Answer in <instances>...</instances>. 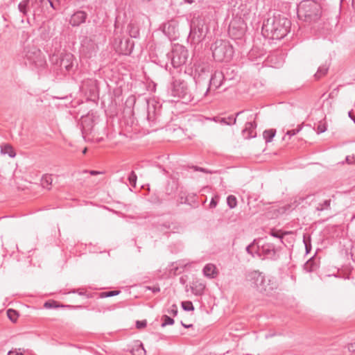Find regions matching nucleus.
Masks as SVG:
<instances>
[{"label": "nucleus", "mask_w": 355, "mask_h": 355, "mask_svg": "<svg viewBox=\"0 0 355 355\" xmlns=\"http://www.w3.org/2000/svg\"><path fill=\"white\" fill-rule=\"evenodd\" d=\"M291 26V22L287 17L275 13L263 21L261 34L266 38L280 40L290 32Z\"/></svg>", "instance_id": "f257e3e1"}, {"label": "nucleus", "mask_w": 355, "mask_h": 355, "mask_svg": "<svg viewBox=\"0 0 355 355\" xmlns=\"http://www.w3.org/2000/svg\"><path fill=\"white\" fill-rule=\"evenodd\" d=\"M297 16L306 22H316L322 16V6L317 1L304 0L299 5Z\"/></svg>", "instance_id": "f03ea898"}, {"label": "nucleus", "mask_w": 355, "mask_h": 355, "mask_svg": "<svg viewBox=\"0 0 355 355\" xmlns=\"http://www.w3.org/2000/svg\"><path fill=\"white\" fill-rule=\"evenodd\" d=\"M22 56L26 66L37 71H42L46 66L44 55L34 45H27L24 48Z\"/></svg>", "instance_id": "7ed1b4c3"}, {"label": "nucleus", "mask_w": 355, "mask_h": 355, "mask_svg": "<svg viewBox=\"0 0 355 355\" xmlns=\"http://www.w3.org/2000/svg\"><path fill=\"white\" fill-rule=\"evenodd\" d=\"M168 92L173 97H178L188 103L194 100L195 95L189 89L188 83L183 79L172 78L168 87Z\"/></svg>", "instance_id": "20e7f679"}, {"label": "nucleus", "mask_w": 355, "mask_h": 355, "mask_svg": "<svg viewBox=\"0 0 355 355\" xmlns=\"http://www.w3.org/2000/svg\"><path fill=\"white\" fill-rule=\"evenodd\" d=\"M212 56L216 62H229L234 56V51L227 40H217L211 46Z\"/></svg>", "instance_id": "39448f33"}, {"label": "nucleus", "mask_w": 355, "mask_h": 355, "mask_svg": "<svg viewBox=\"0 0 355 355\" xmlns=\"http://www.w3.org/2000/svg\"><path fill=\"white\" fill-rule=\"evenodd\" d=\"M207 32L208 28L205 25V19L199 15L194 13L190 22V32L188 39L193 43L201 42L206 37Z\"/></svg>", "instance_id": "423d86ee"}, {"label": "nucleus", "mask_w": 355, "mask_h": 355, "mask_svg": "<svg viewBox=\"0 0 355 355\" xmlns=\"http://www.w3.org/2000/svg\"><path fill=\"white\" fill-rule=\"evenodd\" d=\"M209 67L205 64H198L195 67L193 80L196 84V94L204 98L203 93L209 83Z\"/></svg>", "instance_id": "0eeeda50"}, {"label": "nucleus", "mask_w": 355, "mask_h": 355, "mask_svg": "<svg viewBox=\"0 0 355 355\" xmlns=\"http://www.w3.org/2000/svg\"><path fill=\"white\" fill-rule=\"evenodd\" d=\"M168 59L171 60V64L174 68H178L184 64L188 59V50L182 45H175L172 51L167 54Z\"/></svg>", "instance_id": "6e6552de"}, {"label": "nucleus", "mask_w": 355, "mask_h": 355, "mask_svg": "<svg viewBox=\"0 0 355 355\" xmlns=\"http://www.w3.org/2000/svg\"><path fill=\"white\" fill-rule=\"evenodd\" d=\"M232 78L228 77L221 71H215L210 73L209 83L203 93V96H207L211 91H216L221 86L225 85L226 82L231 80Z\"/></svg>", "instance_id": "1a4fd4ad"}, {"label": "nucleus", "mask_w": 355, "mask_h": 355, "mask_svg": "<svg viewBox=\"0 0 355 355\" xmlns=\"http://www.w3.org/2000/svg\"><path fill=\"white\" fill-rule=\"evenodd\" d=\"M246 29L245 21L241 17L235 16L230 22L228 34L232 40H239L244 36Z\"/></svg>", "instance_id": "9d476101"}, {"label": "nucleus", "mask_w": 355, "mask_h": 355, "mask_svg": "<svg viewBox=\"0 0 355 355\" xmlns=\"http://www.w3.org/2000/svg\"><path fill=\"white\" fill-rule=\"evenodd\" d=\"M53 64H59L61 69H64L67 72L73 70L75 58L71 53H62L60 56L53 54L50 57Z\"/></svg>", "instance_id": "9b49d317"}, {"label": "nucleus", "mask_w": 355, "mask_h": 355, "mask_svg": "<svg viewBox=\"0 0 355 355\" xmlns=\"http://www.w3.org/2000/svg\"><path fill=\"white\" fill-rule=\"evenodd\" d=\"M280 247H277L274 243L266 242L263 244L259 243L260 257L263 259H270L271 261H277L279 259Z\"/></svg>", "instance_id": "f8f14e48"}, {"label": "nucleus", "mask_w": 355, "mask_h": 355, "mask_svg": "<svg viewBox=\"0 0 355 355\" xmlns=\"http://www.w3.org/2000/svg\"><path fill=\"white\" fill-rule=\"evenodd\" d=\"M264 274L257 270H252L246 272L245 275V280L249 286L258 291H265L261 283L264 280Z\"/></svg>", "instance_id": "ddd939ff"}, {"label": "nucleus", "mask_w": 355, "mask_h": 355, "mask_svg": "<svg viewBox=\"0 0 355 355\" xmlns=\"http://www.w3.org/2000/svg\"><path fill=\"white\" fill-rule=\"evenodd\" d=\"M163 113L162 105L156 102L152 105H148L147 119L153 124L157 123H164L167 121L164 118Z\"/></svg>", "instance_id": "4468645a"}, {"label": "nucleus", "mask_w": 355, "mask_h": 355, "mask_svg": "<svg viewBox=\"0 0 355 355\" xmlns=\"http://www.w3.org/2000/svg\"><path fill=\"white\" fill-rule=\"evenodd\" d=\"M98 118L94 115L83 116L80 121V130L83 137L85 139L87 136L95 132V125L97 124Z\"/></svg>", "instance_id": "2eb2a0df"}, {"label": "nucleus", "mask_w": 355, "mask_h": 355, "mask_svg": "<svg viewBox=\"0 0 355 355\" xmlns=\"http://www.w3.org/2000/svg\"><path fill=\"white\" fill-rule=\"evenodd\" d=\"M257 117V114H251L248 117L247 121L245 124V128L242 130V134L243 137L246 139L254 138L256 137L255 129L257 128V123L255 122V119Z\"/></svg>", "instance_id": "dca6fc26"}, {"label": "nucleus", "mask_w": 355, "mask_h": 355, "mask_svg": "<svg viewBox=\"0 0 355 355\" xmlns=\"http://www.w3.org/2000/svg\"><path fill=\"white\" fill-rule=\"evenodd\" d=\"M87 17L88 15L85 11L77 10L71 15L69 22L72 27H78L86 22Z\"/></svg>", "instance_id": "f3484780"}, {"label": "nucleus", "mask_w": 355, "mask_h": 355, "mask_svg": "<svg viewBox=\"0 0 355 355\" xmlns=\"http://www.w3.org/2000/svg\"><path fill=\"white\" fill-rule=\"evenodd\" d=\"M135 46V43L129 38L121 40L118 46L120 54L129 55L132 53Z\"/></svg>", "instance_id": "a211bd4d"}, {"label": "nucleus", "mask_w": 355, "mask_h": 355, "mask_svg": "<svg viewBox=\"0 0 355 355\" xmlns=\"http://www.w3.org/2000/svg\"><path fill=\"white\" fill-rule=\"evenodd\" d=\"M261 285L263 288H266V290L258 291V292L266 295H270L272 292L277 288V284L274 279L266 277V275H264V280L263 283H261Z\"/></svg>", "instance_id": "6ab92c4d"}, {"label": "nucleus", "mask_w": 355, "mask_h": 355, "mask_svg": "<svg viewBox=\"0 0 355 355\" xmlns=\"http://www.w3.org/2000/svg\"><path fill=\"white\" fill-rule=\"evenodd\" d=\"M82 87L90 94H94L98 92V81L94 78L85 79L82 82Z\"/></svg>", "instance_id": "aec40b11"}, {"label": "nucleus", "mask_w": 355, "mask_h": 355, "mask_svg": "<svg viewBox=\"0 0 355 355\" xmlns=\"http://www.w3.org/2000/svg\"><path fill=\"white\" fill-rule=\"evenodd\" d=\"M259 242L260 239H254L252 242L245 248L246 252L253 258L256 257H260Z\"/></svg>", "instance_id": "412c9836"}, {"label": "nucleus", "mask_w": 355, "mask_h": 355, "mask_svg": "<svg viewBox=\"0 0 355 355\" xmlns=\"http://www.w3.org/2000/svg\"><path fill=\"white\" fill-rule=\"evenodd\" d=\"M44 307L46 309H53V308H68V309H82L83 306L81 305H64L59 304L57 301L51 300L44 302Z\"/></svg>", "instance_id": "4be33fe9"}, {"label": "nucleus", "mask_w": 355, "mask_h": 355, "mask_svg": "<svg viewBox=\"0 0 355 355\" xmlns=\"http://www.w3.org/2000/svg\"><path fill=\"white\" fill-rule=\"evenodd\" d=\"M205 285L202 283L196 282L191 286V291L196 296H201L204 294Z\"/></svg>", "instance_id": "5701e85b"}, {"label": "nucleus", "mask_w": 355, "mask_h": 355, "mask_svg": "<svg viewBox=\"0 0 355 355\" xmlns=\"http://www.w3.org/2000/svg\"><path fill=\"white\" fill-rule=\"evenodd\" d=\"M203 275L210 279H213L216 277V268L212 263L206 264L202 269Z\"/></svg>", "instance_id": "b1692460"}, {"label": "nucleus", "mask_w": 355, "mask_h": 355, "mask_svg": "<svg viewBox=\"0 0 355 355\" xmlns=\"http://www.w3.org/2000/svg\"><path fill=\"white\" fill-rule=\"evenodd\" d=\"M245 112V110L240 111L236 114L235 116L230 115L227 118H221L220 119V123L228 125H234L236 122V118L241 114H243Z\"/></svg>", "instance_id": "393cba45"}, {"label": "nucleus", "mask_w": 355, "mask_h": 355, "mask_svg": "<svg viewBox=\"0 0 355 355\" xmlns=\"http://www.w3.org/2000/svg\"><path fill=\"white\" fill-rule=\"evenodd\" d=\"M127 31L132 38L139 37V28L137 24L132 22L128 24L127 26Z\"/></svg>", "instance_id": "a878e982"}, {"label": "nucleus", "mask_w": 355, "mask_h": 355, "mask_svg": "<svg viewBox=\"0 0 355 355\" xmlns=\"http://www.w3.org/2000/svg\"><path fill=\"white\" fill-rule=\"evenodd\" d=\"M157 229L164 232H167V230H171L173 232H175V230L178 229V227L173 223L166 221L162 223H159L157 224Z\"/></svg>", "instance_id": "bb28decb"}, {"label": "nucleus", "mask_w": 355, "mask_h": 355, "mask_svg": "<svg viewBox=\"0 0 355 355\" xmlns=\"http://www.w3.org/2000/svg\"><path fill=\"white\" fill-rule=\"evenodd\" d=\"M0 147L1 154L8 155L11 158H13L16 156V153L11 145L6 144L0 146Z\"/></svg>", "instance_id": "cd10ccee"}, {"label": "nucleus", "mask_w": 355, "mask_h": 355, "mask_svg": "<svg viewBox=\"0 0 355 355\" xmlns=\"http://www.w3.org/2000/svg\"><path fill=\"white\" fill-rule=\"evenodd\" d=\"M130 352L132 355H146V354L144 345L139 341L135 344Z\"/></svg>", "instance_id": "c85d7f7f"}, {"label": "nucleus", "mask_w": 355, "mask_h": 355, "mask_svg": "<svg viewBox=\"0 0 355 355\" xmlns=\"http://www.w3.org/2000/svg\"><path fill=\"white\" fill-rule=\"evenodd\" d=\"M178 190V183L175 181L168 182L165 187V194L168 196H173Z\"/></svg>", "instance_id": "c756f323"}, {"label": "nucleus", "mask_w": 355, "mask_h": 355, "mask_svg": "<svg viewBox=\"0 0 355 355\" xmlns=\"http://www.w3.org/2000/svg\"><path fill=\"white\" fill-rule=\"evenodd\" d=\"M329 69V64H324L320 66L318 69L317 72L315 73L314 76L316 79H320L322 76H324L328 71Z\"/></svg>", "instance_id": "7c9ffc66"}, {"label": "nucleus", "mask_w": 355, "mask_h": 355, "mask_svg": "<svg viewBox=\"0 0 355 355\" xmlns=\"http://www.w3.org/2000/svg\"><path fill=\"white\" fill-rule=\"evenodd\" d=\"M53 178L51 175L46 174L43 175L41 179V185L42 186L43 188L50 190Z\"/></svg>", "instance_id": "2f4dec72"}, {"label": "nucleus", "mask_w": 355, "mask_h": 355, "mask_svg": "<svg viewBox=\"0 0 355 355\" xmlns=\"http://www.w3.org/2000/svg\"><path fill=\"white\" fill-rule=\"evenodd\" d=\"M290 232H282V230L272 229V230H270L269 234L270 236H272V237L279 239L281 243L284 244V241H283L284 236L285 234H288Z\"/></svg>", "instance_id": "473e14b6"}, {"label": "nucleus", "mask_w": 355, "mask_h": 355, "mask_svg": "<svg viewBox=\"0 0 355 355\" xmlns=\"http://www.w3.org/2000/svg\"><path fill=\"white\" fill-rule=\"evenodd\" d=\"M276 130L275 129L266 130L263 132V137L265 139L266 143L272 141L274 137L275 136Z\"/></svg>", "instance_id": "72a5a7b5"}, {"label": "nucleus", "mask_w": 355, "mask_h": 355, "mask_svg": "<svg viewBox=\"0 0 355 355\" xmlns=\"http://www.w3.org/2000/svg\"><path fill=\"white\" fill-rule=\"evenodd\" d=\"M30 0H23L18 4L19 11L23 14V16L28 15Z\"/></svg>", "instance_id": "f704fd0d"}, {"label": "nucleus", "mask_w": 355, "mask_h": 355, "mask_svg": "<svg viewBox=\"0 0 355 355\" xmlns=\"http://www.w3.org/2000/svg\"><path fill=\"white\" fill-rule=\"evenodd\" d=\"M7 316L12 322H15L19 317V313L16 310L9 309L7 310Z\"/></svg>", "instance_id": "c9c22d12"}, {"label": "nucleus", "mask_w": 355, "mask_h": 355, "mask_svg": "<svg viewBox=\"0 0 355 355\" xmlns=\"http://www.w3.org/2000/svg\"><path fill=\"white\" fill-rule=\"evenodd\" d=\"M227 204L230 209H234L237 205V199L236 196L230 195L227 198Z\"/></svg>", "instance_id": "e433bc0d"}, {"label": "nucleus", "mask_w": 355, "mask_h": 355, "mask_svg": "<svg viewBox=\"0 0 355 355\" xmlns=\"http://www.w3.org/2000/svg\"><path fill=\"white\" fill-rule=\"evenodd\" d=\"M316 268L317 265L313 263L312 258L307 261L306 263L304 264V269L309 272H311L315 270Z\"/></svg>", "instance_id": "4c0bfd02"}, {"label": "nucleus", "mask_w": 355, "mask_h": 355, "mask_svg": "<svg viewBox=\"0 0 355 355\" xmlns=\"http://www.w3.org/2000/svg\"><path fill=\"white\" fill-rule=\"evenodd\" d=\"M331 205V200H325L322 203H319L318 207H316L317 211H324L325 209H329Z\"/></svg>", "instance_id": "58836bf2"}, {"label": "nucleus", "mask_w": 355, "mask_h": 355, "mask_svg": "<svg viewBox=\"0 0 355 355\" xmlns=\"http://www.w3.org/2000/svg\"><path fill=\"white\" fill-rule=\"evenodd\" d=\"M128 180L130 184L132 187H134V188L136 187L137 176L136 173H135V171H132L129 173L128 177Z\"/></svg>", "instance_id": "ea45409f"}, {"label": "nucleus", "mask_w": 355, "mask_h": 355, "mask_svg": "<svg viewBox=\"0 0 355 355\" xmlns=\"http://www.w3.org/2000/svg\"><path fill=\"white\" fill-rule=\"evenodd\" d=\"M162 323L161 324L162 327H165L166 325H172L174 324V320L168 316L167 315H164L162 318Z\"/></svg>", "instance_id": "a19ab883"}, {"label": "nucleus", "mask_w": 355, "mask_h": 355, "mask_svg": "<svg viewBox=\"0 0 355 355\" xmlns=\"http://www.w3.org/2000/svg\"><path fill=\"white\" fill-rule=\"evenodd\" d=\"M182 308L185 311H192L194 310V306L191 301H184L181 303Z\"/></svg>", "instance_id": "79ce46f5"}, {"label": "nucleus", "mask_w": 355, "mask_h": 355, "mask_svg": "<svg viewBox=\"0 0 355 355\" xmlns=\"http://www.w3.org/2000/svg\"><path fill=\"white\" fill-rule=\"evenodd\" d=\"M191 196L189 195V196H179V200H178V203L179 204H184V205H191V203H190L189 202V198H190Z\"/></svg>", "instance_id": "37998d69"}, {"label": "nucleus", "mask_w": 355, "mask_h": 355, "mask_svg": "<svg viewBox=\"0 0 355 355\" xmlns=\"http://www.w3.org/2000/svg\"><path fill=\"white\" fill-rule=\"evenodd\" d=\"M189 202H190V203H191V205H189L191 206V208L196 209V208L198 207L199 203H198V201L196 200V196L195 194L191 196V197L189 198Z\"/></svg>", "instance_id": "c03bdc74"}, {"label": "nucleus", "mask_w": 355, "mask_h": 355, "mask_svg": "<svg viewBox=\"0 0 355 355\" xmlns=\"http://www.w3.org/2000/svg\"><path fill=\"white\" fill-rule=\"evenodd\" d=\"M219 200V196L218 195H215L211 199L209 202V207L210 209L215 208Z\"/></svg>", "instance_id": "a18cd8bd"}, {"label": "nucleus", "mask_w": 355, "mask_h": 355, "mask_svg": "<svg viewBox=\"0 0 355 355\" xmlns=\"http://www.w3.org/2000/svg\"><path fill=\"white\" fill-rule=\"evenodd\" d=\"M302 127L299 125L297 128L288 130L286 132V135H288L290 137L294 136L297 134L302 130Z\"/></svg>", "instance_id": "49530a36"}, {"label": "nucleus", "mask_w": 355, "mask_h": 355, "mask_svg": "<svg viewBox=\"0 0 355 355\" xmlns=\"http://www.w3.org/2000/svg\"><path fill=\"white\" fill-rule=\"evenodd\" d=\"M150 201L154 204H161L162 203V200L159 198V197L157 194H153L151 196Z\"/></svg>", "instance_id": "de8ad7c7"}, {"label": "nucleus", "mask_w": 355, "mask_h": 355, "mask_svg": "<svg viewBox=\"0 0 355 355\" xmlns=\"http://www.w3.org/2000/svg\"><path fill=\"white\" fill-rule=\"evenodd\" d=\"M303 242H304V243L305 245L306 253L308 254V253L310 252V251L311 250V239L309 238V241H307L305 239V236H304Z\"/></svg>", "instance_id": "09e8293b"}, {"label": "nucleus", "mask_w": 355, "mask_h": 355, "mask_svg": "<svg viewBox=\"0 0 355 355\" xmlns=\"http://www.w3.org/2000/svg\"><path fill=\"white\" fill-rule=\"evenodd\" d=\"M146 325H147L146 320L136 321V327L139 329L146 327Z\"/></svg>", "instance_id": "8fccbe9b"}, {"label": "nucleus", "mask_w": 355, "mask_h": 355, "mask_svg": "<svg viewBox=\"0 0 355 355\" xmlns=\"http://www.w3.org/2000/svg\"><path fill=\"white\" fill-rule=\"evenodd\" d=\"M191 168H193L194 171H200L205 173H211V171H209L207 168H202L197 166H192Z\"/></svg>", "instance_id": "3c124183"}, {"label": "nucleus", "mask_w": 355, "mask_h": 355, "mask_svg": "<svg viewBox=\"0 0 355 355\" xmlns=\"http://www.w3.org/2000/svg\"><path fill=\"white\" fill-rule=\"evenodd\" d=\"M327 130V125L326 124H319L317 127L316 132L318 134H321Z\"/></svg>", "instance_id": "603ef678"}, {"label": "nucleus", "mask_w": 355, "mask_h": 355, "mask_svg": "<svg viewBox=\"0 0 355 355\" xmlns=\"http://www.w3.org/2000/svg\"><path fill=\"white\" fill-rule=\"evenodd\" d=\"M69 293H77L78 295H79L80 296H86L87 298L90 297V296L89 295H87L85 292L82 291L79 289H77V290L73 289L71 291L69 292Z\"/></svg>", "instance_id": "864d4df0"}, {"label": "nucleus", "mask_w": 355, "mask_h": 355, "mask_svg": "<svg viewBox=\"0 0 355 355\" xmlns=\"http://www.w3.org/2000/svg\"><path fill=\"white\" fill-rule=\"evenodd\" d=\"M170 314H172L173 316H175L178 315V306L176 304H173L171 306V308L170 310H168V311Z\"/></svg>", "instance_id": "5fc2aeb1"}, {"label": "nucleus", "mask_w": 355, "mask_h": 355, "mask_svg": "<svg viewBox=\"0 0 355 355\" xmlns=\"http://www.w3.org/2000/svg\"><path fill=\"white\" fill-rule=\"evenodd\" d=\"M146 289L151 291L153 293H156L160 291L159 286H146Z\"/></svg>", "instance_id": "6e6d98bb"}, {"label": "nucleus", "mask_w": 355, "mask_h": 355, "mask_svg": "<svg viewBox=\"0 0 355 355\" xmlns=\"http://www.w3.org/2000/svg\"><path fill=\"white\" fill-rule=\"evenodd\" d=\"M8 355H24L22 352H17L16 349H11L8 352Z\"/></svg>", "instance_id": "4d7b16f0"}, {"label": "nucleus", "mask_w": 355, "mask_h": 355, "mask_svg": "<svg viewBox=\"0 0 355 355\" xmlns=\"http://www.w3.org/2000/svg\"><path fill=\"white\" fill-rule=\"evenodd\" d=\"M107 293H108L107 295L109 297H113V296L119 295L121 293V291H118V290H114V291H107Z\"/></svg>", "instance_id": "13d9d810"}, {"label": "nucleus", "mask_w": 355, "mask_h": 355, "mask_svg": "<svg viewBox=\"0 0 355 355\" xmlns=\"http://www.w3.org/2000/svg\"><path fill=\"white\" fill-rule=\"evenodd\" d=\"M50 4V6L55 10L58 9L57 5L53 2V0H47Z\"/></svg>", "instance_id": "bf43d9fd"}, {"label": "nucleus", "mask_w": 355, "mask_h": 355, "mask_svg": "<svg viewBox=\"0 0 355 355\" xmlns=\"http://www.w3.org/2000/svg\"><path fill=\"white\" fill-rule=\"evenodd\" d=\"M107 291L102 292L100 293V297L104 298V297H109Z\"/></svg>", "instance_id": "052dcab7"}, {"label": "nucleus", "mask_w": 355, "mask_h": 355, "mask_svg": "<svg viewBox=\"0 0 355 355\" xmlns=\"http://www.w3.org/2000/svg\"><path fill=\"white\" fill-rule=\"evenodd\" d=\"M181 324H182V326H183V327H184V328H186V329H189V328H191V327H193V324H186L183 323V322H182V321L181 322Z\"/></svg>", "instance_id": "680f3d73"}, {"label": "nucleus", "mask_w": 355, "mask_h": 355, "mask_svg": "<svg viewBox=\"0 0 355 355\" xmlns=\"http://www.w3.org/2000/svg\"><path fill=\"white\" fill-rule=\"evenodd\" d=\"M349 117L354 121L355 123V116L352 115V111H349L348 112Z\"/></svg>", "instance_id": "e2e57ef3"}, {"label": "nucleus", "mask_w": 355, "mask_h": 355, "mask_svg": "<svg viewBox=\"0 0 355 355\" xmlns=\"http://www.w3.org/2000/svg\"><path fill=\"white\" fill-rule=\"evenodd\" d=\"M89 173H90L92 175H98V174L101 173V172L98 171H89Z\"/></svg>", "instance_id": "0e129e2a"}, {"label": "nucleus", "mask_w": 355, "mask_h": 355, "mask_svg": "<svg viewBox=\"0 0 355 355\" xmlns=\"http://www.w3.org/2000/svg\"><path fill=\"white\" fill-rule=\"evenodd\" d=\"M346 162L349 164H352L354 163V161L352 159H350V157L349 156H347L346 157Z\"/></svg>", "instance_id": "69168bd1"}, {"label": "nucleus", "mask_w": 355, "mask_h": 355, "mask_svg": "<svg viewBox=\"0 0 355 355\" xmlns=\"http://www.w3.org/2000/svg\"><path fill=\"white\" fill-rule=\"evenodd\" d=\"M184 1L185 3H187L191 4V3H193L195 1V0H184Z\"/></svg>", "instance_id": "338daca9"}, {"label": "nucleus", "mask_w": 355, "mask_h": 355, "mask_svg": "<svg viewBox=\"0 0 355 355\" xmlns=\"http://www.w3.org/2000/svg\"><path fill=\"white\" fill-rule=\"evenodd\" d=\"M220 119H221L220 117H214V120L216 121V122H219L220 123Z\"/></svg>", "instance_id": "774afa93"}]
</instances>
